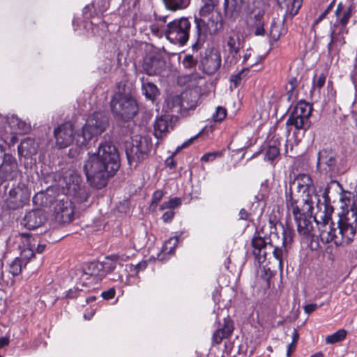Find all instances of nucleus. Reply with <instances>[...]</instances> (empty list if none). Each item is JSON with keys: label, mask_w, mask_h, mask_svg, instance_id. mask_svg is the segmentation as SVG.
<instances>
[{"label": "nucleus", "mask_w": 357, "mask_h": 357, "mask_svg": "<svg viewBox=\"0 0 357 357\" xmlns=\"http://www.w3.org/2000/svg\"><path fill=\"white\" fill-rule=\"evenodd\" d=\"M120 167L119 155L116 147L109 142L98 146V151L89 155L84 165V172L89 184L98 189L104 188L109 178Z\"/></svg>", "instance_id": "f257e3e1"}, {"label": "nucleus", "mask_w": 357, "mask_h": 357, "mask_svg": "<svg viewBox=\"0 0 357 357\" xmlns=\"http://www.w3.org/2000/svg\"><path fill=\"white\" fill-rule=\"evenodd\" d=\"M106 126V118L100 112H94L89 116L82 129L75 135H73L72 124L65 123L54 130L56 145L59 149H64L75 142L79 147L86 146L91 140L102 134Z\"/></svg>", "instance_id": "f03ea898"}, {"label": "nucleus", "mask_w": 357, "mask_h": 357, "mask_svg": "<svg viewBox=\"0 0 357 357\" xmlns=\"http://www.w3.org/2000/svg\"><path fill=\"white\" fill-rule=\"evenodd\" d=\"M321 211L319 224L318 225L317 236L323 243H333L336 245L349 244L356 234L352 224L340 213L338 222L335 224L331 220L333 207L326 203L317 206Z\"/></svg>", "instance_id": "7ed1b4c3"}, {"label": "nucleus", "mask_w": 357, "mask_h": 357, "mask_svg": "<svg viewBox=\"0 0 357 357\" xmlns=\"http://www.w3.org/2000/svg\"><path fill=\"white\" fill-rule=\"evenodd\" d=\"M286 206L290 203L303 206V211L319 205V199L316 194V190L311 177L305 174H301L289 183V189L285 190Z\"/></svg>", "instance_id": "20e7f679"}, {"label": "nucleus", "mask_w": 357, "mask_h": 357, "mask_svg": "<svg viewBox=\"0 0 357 357\" xmlns=\"http://www.w3.org/2000/svg\"><path fill=\"white\" fill-rule=\"evenodd\" d=\"M287 208L289 215H291L296 221L297 231L300 236L303 238H310L317 236L321 211L313 216L314 208H310L307 211H303V206L294 205V203H290Z\"/></svg>", "instance_id": "39448f33"}, {"label": "nucleus", "mask_w": 357, "mask_h": 357, "mask_svg": "<svg viewBox=\"0 0 357 357\" xmlns=\"http://www.w3.org/2000/svg\"><path fill=\"white\" fill-rule=\"evenodd\" d=\"M215 6L213 3L204 2V6L199 12L201 17L195 16V31L193 38L195 42L192 45L194 49L199 50L204 45L208 33L212 34L217 31V22L213 19V16H211Z\"/></svg>", "instance_id": "423d86ee"}, {"label": "nucleus", "mask_w": 357, "mask_h": 357, "mask_svg": "<svg viewBox=\"0 0 357 357\" xmlns=\"http://www.w3.org/2000/svg\"><path fill=\"white\" fill-rule=\"evenodd\" d=\"M113 114L124 121L133 118L138 112L136 100L126 90V85L118 86V91L113 96L110 102Z\"/></svg>", "instance_id": "0eeeda50"}, {"label": "nucleus", "mask_w": 357, "mask_h": 357, "mask_svg": "<svg viewBox=\"0 0 357 357\" xmlns=\"http://www.w3.org/2000/svg\"><path fill=\"white\" fill-rule=\"evenodd\" d=\"M337 188L341 190L340 201L341 203L342 211L340 213L348 220V222L354 226V228L357 229V184L353 192L349 191H344L342 188L341 185L337 181H332L328 185L325 193L329 188Z\"/></svg>", "instance_id": "6e6552de"}, {"label": "nucleus", "mask_w": 357, "mask_h": 357, "mask_svg": "<svg viewBox=\"0 0 357 357\" xmlns=\"http://www.w3.org/2000/svg\"><path fill=\"white\" fill-rule=\"evenodd\" d=\"M59 185L64 194L73 197L79 203L88 199L89 195L82 185L80 176L73 170L69 169L63 174L59 181Z\"/></svg>", "instance_id": "1a4fd4ad"}, {"label": "nucleus", "mask_w": 357, "mask_h": 357, "mask_svg": "<svg viewBox=\"0 0 357 357\" xmlns=\"http://www.w3.org/2000/svg\"><path fill=\"white\" fill-rule=\"evenodd\" d=\"M353 9V6L345 7L342 2L337 4L335 11L337 20L331 28V41L328 45L329 50H331V46L335 43L340 42L342 44L344 43V38L342 37L339 38L337 35L348 33L347 24L352 15Z\"/></svg>", "instance_id": "9d476101"}, {"label": "nucleus", "mask_w": 357, "mask_h": 357, "mask_svg": "<svg viewBox=\"0 0 357 357\" xmlns=\"http://www.w3.org/2000/svg\"><path fill=\"white\" fill-rule=\"evenodd\" d=\"M165 34L172 43L184 45L189 39L191 24L188 18L181 17L167 24Z\"/></svg>", "instance_id": "9b49d317"}, {"label": "nucleus", "mask_w": 357, "mask_h": 357, "mask_svg": "<svg viewBox=\"0 0 357 357\" xmlns=\"http://www.w3.org/2000/svg\"><path fill=\"white\" fill-rule=\"evenodd\" d=\"M312 110V106L309 103L305 101L298 102L289 116L286 126L287 127L293 126L296 130H305V126L308 123Z\"/></svg>", "instance_id": "f8f14e48"}, {"label": "nucleus", "mask_w": 357, "mask_h": 357, "mask_svg": "<svg viewBox=\"0 0 357 357\" xmlns=\"http://www.w3.org/2000/svg\"><path fill=\"white\" fill-rule=\"evenodd\" d=\"M149 140L142 136H135L132 140L130 153H127L129 161L131 160L139 162L144 160L150 151Z\"/></svg>", "instance_id": "ddd939ff"}, {"label": "nucleus", "mask_w": 357, "mask_h": 357, "mask_svg": "<svg viewBox=\"0 0 357 357\" xmlns=\"http://www.w3.org/2000/svg\"><path fill=\"white\" fill-rule=\"evenodd\" d=\"M102 266L99 262L92 261L87 264L80 278L82 284L91 286L101 281L104 278V271H102Z\"/></svg>", "instance_id": "4468645a"}, {"label": "nucleus", "mask_w": 357, "mask_h": 357, "mask_svg": "<svg viewBox=\"0 0 357 357\" xmlns=\"http://www.w3.org/2000/svg\"><path fill=\"white\" fill-rule=\"evenodd\" d=\"M55 220L60 223H69L74 218V206L68 199H61L54 208Z\"/></svg>", "instance_id": "2eb2a0df"}, {"label": "nucleus", "mask_w": 357, "mask_h": 357, "mask_svg": "<svg viewBox=\"0 0 357 357\" xmlns=\"http://www.w3.org/2000/svg\"><path fill=\"white\" fill-rule=\"evenodd\" d=\"M266 22L264 12L257 10L252 12L248 19V25L253 31L255 36L265 34L264 24Z\"/></svg>", "instance_id": "dca6fc26"}, {"label": "nucleus", "mask_w": 357, "mask_h": 357, "mask_svg": "<svg viewBox=\"0 0 357 357\" xmlns=\"http://www.w3.org/2000/svg\"><path fill=\"white\" fill-rule=\"evenodd\" d=\"M17 163L10 155L6 154L2 164L0 165V178L2 180L12 179L17 174Z\"/></svg>", "instance_id": "f3484780"}, {"label": "nucleus", "mask_w": 357, "mask_h": 357, "mask_svg": "<svg viewBox=\"0 0 357 357\" xmlns=\"http://www.w3.org/2000/svg\"><path fill=\"white\" fill-rule=\"evenodd\" d=\"M45 217L41 210H33L26 213L24 225L29 229H35L40 227L45 222Z\"/></svg>", "instance_id": "a211bd4d"}, {"label": "nucleus", "mask_w": 357, "mask_h": 357, "mask_svg": "<svg viewBox=\"0 0 357 357\" xmlns=\"http://www.w3.org/2000/svg\"><path fill=\"white\" fill-rule=\"evenodd\" d=\"M8 126L13 135L10 139V144L12 145L17 141L16 134L26 132L29 130V126L26 123L15 116H12L9 120Z\"/></svg>", "instance_id": "6ab92c4d"}, {"label": "nucleus", "mask_w": 357, "mask_h": 357, "mask_svg": "<svg viewBox=\"0 0 357 357\" xmlns=\"http://www.w3.org/2000/svg\"><path fill=\"white\" fill-rule=\"evenodd\" d=\"M38 145L33 139H24L18 146L19 155L24 158H31L38 152Z\"/></svg>", "instance_id": "aec40b11"}, {"label": "nucleus", "mask_w": 357, "mask_h": 357, "mask_svg": "<svg viewBox=\"0 0 357 357\" xmlns=\"http://www.w3.org/2000/svg\"><path fill=\"white\" fill-rule=\"evenodd\" d=\"M182 114L197 107L198 95L195 91H185L180 94Z\"/></svg>", "instance_id": "412c9836"}, {"label": "nucleus", "mask_w": 357, "mask_h": 357, "mask_svg": "<svg viewBox=\"0 0 357 357\" xmlns=\"http://www.w3.org/2000/svg\"><path fill=\"white\" fill-rule=\"evenodd\" d=\"M234 330L233 324L229 320L224 319L222 327L217 329L213 334V344H218L223 339L229 337Z\"/></svg>", "instance_id": "4be33fe9"}, {"label": "nucleus", "mask_w": 357, "mask_h": 357, "mask_svg": "<svg viewBox=\"0 0 357 357\" xmlns=\"http://www.w3.org/2000/svg\"><path fill=\"white\" fill-rule=\"evenodd\" d=\"M336 163L335 154L326 149H323L317 155V167H321L322 165H326L329 170H332Z\"/></svg>", "instance_id": "5701e85b"}, {"label": "nucleus", "mask_w": 357, "mask_h": 357, "mask_svg": "<svg viewBox=\"0 0 357 357\" xmlns=\"http://www.w3.org/2000/svg\"><path fill=\"white\" fill-rule=\"evenodd\" d=\"M252 244L253 246V254L256 256L258 261L265 259L267 252L266 249L269 245L267 244L265 239L260 236H255L252 238Z\"/></svg>", "instance_id": "b1692460"}, {"label": "nucleus", "mask_w": 357, "mask_h": 357, "mask_svg": "<svg viewBox=\"0 0 357 357\" xmlns=\"http://www.w3.org/2000/svg\"><path fill=\"white\" fill-rule=\"evenodd\" d=\"M226 43L229 53L236 54L243 47V39L238 31L232 30L229 33Z\"/></svg>", "instance_id": "393cba45"}, {"label": "nucleus", "mask_w": 357, "mask_h": 357, "mask_svg": "<svg viewBox=\"0 0 357 357\" xmlns=\"http://www.w3.org/2000/svg\"><path fill=\"white\" fill-rule=\"evenodd\" d=\"M303 3V0H284L280 3L282 8H285V14L284 18H292L295 16Z\"/></svg>", "instance_id": "a878e982"}, {"label": "nucleus", "mask_w": 357, "mask_h": 357, "mask_svg": "<svg viewBox=\"0 0 357 357\" xmlns=\"http://www.w3.org/2000/svg\"><path fill=\"white\" fill-rule=\"evenodd\" d=\"M286 18L283 20H273L269 30V35L272 40L277 41L280 36L286 32L284 27V22Z\"/></svg>", "instance_id": "bb28decb"}, {"label": "nucleus", "mask_w": 357, "mask_h": 357, "mask_svg": "<svg viewBox=\"0 0 357 357\" xmlns=\"http://www.w3.org/2000/svg\"><path fill=\"white\" fill-rule=\"evenodd\" d=\"M169 119L162 116L155 119L154 123V134L157 138L162 137L168 132Z\"/></svg>", "instance_id": "cd10ccee"}, {"label": "nucleus", "mask_w": 357, "mask_h": 357, "mask_svg": "<svg viewBox=\"0 0 357 357\" xmlns=\"http://www.w3.org/2000/svg\"><path fill=\"white\" fill-rule=\"evenodd\" d=\"M166 112L170 111L182 114L181 99L180 95H170L165 100Z\"/></svg>", "instance_id": "c85d7f7f"}, {"label": "nucleus", "mask_w": 357, "mask_h": 357, "mask_svg": "<svg viewBox=\"0 0 357 357\" xmlns=\"http://www.w3.org/2000/svg\"><path fill=\"white\" fill-rule=\"evenodd\" d=\"M119 257L116 255L107 257L100 264L102 266V271H104V277L109 273L114 271L117 266L122 268L119 262Z\"/></svg>", "instance_id": "c756f323"}, {"label": "nucleus", "mask_w": 357, "mask_h": 357, "mask_svg": "<svg viewBox=\"0 0 357 357\" xmlns=\"http://www.w3.org/2000/svg\"><path fill=\"white\" fill-rule=\"evenodd\" d=\"M8 202H10L9 206L12 208L22 206L23 203L22 190L20 188H13L9 190Z\"/></svg>", "instance_id": "7c9ffc66"}, {"label": "nucleus", "mask_w": 357, "mask_h": 357, "mask_svg": "<svg viewBox=\"0 0 357 357\" xmlns=\"http://www.w3.org/2000/svg\"><path fill=\"white\" fill-rule=\"evenodd\" d=\"M280 148L276 142H269L264 151V159L273 162L279 157Z\"/></svg>", "instance_id": "2f4dec72"}, {"label": "nucleus", "mask_w": 357, "mask_h": 357, "mask_svg": "<svg viewBox=\"0 0 357 357\" xmlns=\"http://www.w3.org/2000/svg\"><path fill=\"white\" fill-rule=\"evenodd\" d=\"M178 242V238L176 236L169 238L167 241H165L161 253L158 255V259L160 260H163V255L166 254H173L174 249L177 246Z\"/></svg>", "instance_id": "473e14b6"}, {"label": "nucleus", "mask_w": 357, "mask_h": 357, "mask_svg": "<svg viewBox=\"0 0 357 357\" xmlns=\"http://www.w3.org/2000/svg\"><path fill=\"white\" fill-rule=\"evenodd\" d=\"M296 79L292 78L289 80L286 86L287 92L281 96V99L286 100L288 102H294L296 99V94L295 92Z\"/></svg>", "instance_id": "72a5a7b5"}, {"label": "nucleus", "mask_w": 357, "mask_h": 357, "mask_svg": "<svg viewBox=\"0 0 357 357\" xmlns=\"http://www.w3.org/2000/svg\"><path fill=\"white\" fill-rule=\"evenodd\" d=\"M162 1L167 9L176 11L187 8L190 0H162Z\"/></svg>", "instance_id": "f704fd0d"}, {"label": "nucleus", "mask_w": 357, "mask_h": 357, "mask_svg": "<svg viewBox=\"0 0 357 357\" xmlns=\"http://www.w3.org/2000/svg\"><path fill=\"white\" fill-rule=\"evenodd\" d=\"M142 91L145 96L152 101L159 95L157 86L151 82H144L142 84Z\"/></svg>", "instance_id": "c9c22d12"}, {"label": "nucleus", "mask_w": 357, "mask_h": 357, "mask_svg": "<svg viewBox=\"0 0 357 357\" xmlns=\"http://www.w3.org/2000/svg\"><path fill=\"white\" fill-rule=\"evenodd\" d=\"M270 248H273L271 244H269ZM274 249L273 250V255L275 258L278 261V265L280 268H282V260L284 256L286 255L287 252V246L284 245L282 243L281 246H273Z\"/></svg>", "instance_id": "e433bc0d"}, {"label": "nucleus", "mask_w": 357, "mask_h": 357, "mask_svg": "<svg viewBox=\"0 0 357 357\" xmlns=\"http://www.w3.org/2000/svg\"><path fill=\"white\" fill-rule=\"evenodd\" d=\"M347 331L344 329H340L335 333L328 335L326 337L327 344H335L344 340L347 336Z\"/></svg>", "instance_id": "4c0bfd02"}, {"label": "nucleus", "mask_w": 357, "mask_h": 357, "mask_svg": "<svg viewBox=\"0 0 357 357\" xmlns=\"http://www.w3.org/2000/svg\"><path fill=\"white\" fill-rule=\"evenodd\" d=\"M147 266V263L145 261H142L138 263L137 265L126 264L125 266V271L129 273V275L134 276L137 275L140 271H144Z\"/></svg>", "instance_id": "58836bf2"}, {"label": "nucleus", "mask_w": 357, "mask_h": 357, "mask_svg": "<svg viewBox=\"0 0 357 357\" xmlns=\"http://www.w3.org/2000/svg\"><path fill=\"white\" fill-rule=\"evenodd\" d=\"M243 5V0H225V7L226 12L238 13Z\"/></svg>", "instance_id": "ea45409f"}, {"label": "nucleus", "mask_w": 357, "mask_h": 357, "mask_svg": "<svg viewBox=\"0 0 357 357\" xmlns=\"http://www.w3.org/2000/svg\"><path fill=\"white\" fill-rule=\"evenodd\" d=\"M227 114V109L225 107L218 106L215 111L213 113L211 119L213 122L220 123L226 118Z\"/></svg>", "instance_id": "a19ab883"}, {"label": "nucleus", "mask_w": 357, "mask_h": 357, "mask_svg": "<svg viewBox=\"0 0 357 357\" xmlns=\"http://www.w3.org/2000/svg\"><path fill=\"white\" fill-rule=\"evenodd\" d=\"M207 60L208 64L211 67H220L221 66V56L220 52L218 51H211Z\"/></svg>", "instance_id": "79ce46f5"}, {"label": "nucleus", "mask_w": 357, "mask_h": 357, "mask_svg": "<svg viewBox=\"0 0 357 357\" xmlns=\"http://www.w3.org/2000/svg\"><path fill=\"white\" fill-rule=\"evenodd\" d=\"M294 231L288 226L282 227V244L288 246L293 241Z\"/></svg>", "instance_id": "37998d69"}, {"label": "nucleus", "mask_w": 357, "mask_h": 357, "mask_svg": "<svg viewBox=\"0 0 357 357\" xmlns=\"http://www.w3.org/2000/svg\"><path fill=\"white\" fill-rule=\"evenodd\" d=\"M22 261L19 258H15L9 264V272L14 276L19 275L22 271Z\"/></svg>", "instance_id": "c03bdc74"}, {"label": "nucleus", "mask_w": 357, "mask_h": 357, "mask_svg": "<svg viewBox=\"0 0 357 357\" xmlns=\"http://www.w3.org/2000/svg\"><path fill=\"white\" fill-rule=\"evenodd\" d=\"M181 199L178 198V197H174L173 199H171L168 200L167 202H163L160 206V210L162 211V210H165V209H167V208L174 209L176 207H177L179 205H181Z\"/></svg>", "instance_id": "a18cd8bd"}, {"label": "nucleus", "mask_w": 357, "mask_h": 357, "mask_svg": "<svg viewBox=\"0 0 357 357\" xmlns=\"http://www.w3.org/2000/svg\"><path fill=\"white\" fill-rule=\"evenodd\" d=\"M249 68H242V70L236 75H231L230 77L231 82L235 88L238 87L241 83L242 77H245Z\"/></svg>", "instance_id": "49530a36"}, {"label": "nucleus", "mask_w": 357, "mask_h": 357, "mask_svg": "<svg viewBox=\"0 0 357 357\" xmlns=\"http://www.w3.org/2000/svg\"><path fill=\"white\" fill-rule=\"evenodd\" d=\"M93 6L99 13H103L109 6V0H95Z\"/></svg>", "instance_id": "de8ad7c7"}, {"label": "nucleus", "mask_w": 357, "mask_h": 357, "mask_svg": "<svg viewBox=\"0 0 357 357\" xmlns=\"http://www.w3.org/2000/svg\"><path fill=\"white\" fill-rule=\"evenodd\" d=\"M326 77V73H321L319 75H315L313 80L314 87L318 89L322 88L325 84Z\"/></svg>", "instance_id": "09e8293b"}, {"label": "nucleus", "mask_w": 357, "mask_h": 357, "mask_svg": "<svg viewBox=\"0 0 357 357\" xmlns=\"http://www.w3.org/2000/svg\"><path fill=\"white\" fill-rule=\"evenodd\" d=\"M164 195V193L162 190H156L153 194L152 197V202L151 204V207L154 208L157 206L158 204L160 202L162 197Z\"/></svg>", "instance_id": "8fccbe9b"}, {"label": "nucleus", "mask_w": 357, "mask_h": 357, "mask_svg": "<svg viewBox=\"0 0 357 357\" xmlns=\"http://www.w3.org/2000/svg\"><path fill=\"white\" fill-rule=\"evenodd\" d=\"M334 5V0H332L329 5L327 6V8L324 10V11L315 20L314 23L318 24L321 21H322L326 17V16L331 12Z\"/></svg>", "instance_id": "3c124183"}, {"label": "nucleus", "mask_w": 357, "mask_h": 357, "mask_svg": "<svg viewBox=\"0 0 357 357\" xmlns=\"http://www.w3.org/2000/svg\"><path fill=\"white\" fill-rule=\"evenodd\" d=\"M218 155V152L207 153L202 157L201 160L203 162H211L215 160Z\"/></svg>", "instance_id": "603ef678"}, {"label": "nucleus", "mask_w": 357, "mask_h": 357, "mask_svg": "<svg viewBox=\"0 0 357 357\" xmlns=\"http://www.w3.org/2000/svg\"><path fill=\"white\" fill-rule=\"evenodd\" d=\"M115 289L114 288H110L107 291H102L101 294V296L102 298L105 300H109L114 297L115 296Z\"/></svg>", "instance_id": "864d4df0"}, {"label": "nucleus", "mask_w": 357, "mask_h": 357, "mask_svg": "<svg viewBox=\"0 0 357 357\" xmlns=\"http://www.w3.org/2000/svg\"><path fill=\"white\" fill-rule=\"evenodd\" d=\"M150 29L151 33L157 37H161L162 31L160 30L159 26L157 24H152L150 25Z\"/></svg>", "instance_id": "5fc2aeb1"}, {"label": "nucleus", "mask_w": 357, "mask_h": 357, "mask_svg": "<svg viewBox=\"0 0 357 357\" xmlns=\"http://www.w3.org/2000/svg\"><path fill=\"white\" fill-rule=\"evenodd\" d=\"M174 216V212L171 210V211H168L165 212L162 215V219L165 222H169L172 221Z\"/></svg>", "instance_id": "6e6d98bb"}, {"label": "nucleus", "mask_w": 357, "mask_h": 357, "mask_svg": "<svg viewBox=\"0 0 357 357\" xmlns=\"http://www.w3.org/2000/svg\"><path fill=\"white\" fill-rule=\"evenodd\" d=\"M317 308H318L317 304L311 303V304L306 305L304 307V311L305 313L310 314V313L314 312V310H316Z\"/></svg>", "instance_id": "4d7b16f0"}, {"label": "nucleus", "mask_w": 357, "mask_h": 357, "mask_svg": "<svg viewBox=\"0 0 357 357\" xmlns=\"http://www.w3.org/2000/svg\"><path fill=\"white\" fill-rule=\"evenodd\" d=\"M144 61H145V63L147 66V67H149V66H155L158 65V63H157L158 61L156 59L152 60L151 56H146L144 59Z\"/></svg>", "instance_id": "13d9d810"}, {"label": "nucleus", "mask_w": 357, "mask_h": 357, "mask_svg": "<svg viewBox=\"0 0 357 357\" xmlns=\"http://www.w3.org/2000/svg\"><path fill=\"white\" fill-rule=\"evenodd\" d=\"M165 165L170 169H172L176 166V162L172 156H170L167 158V160H165Z\"/></svg>", "instance_id": "bf43d9fd"}, {"label": "nucleus", "mask_w": 357, "mask_h": 357, "mask_svg": "<svg viewBox=\"0 0 357 357\" xmlns=\"http://www.w3.org/2000/svg\"><path fill=\"white\" fill-rule=\"evenodd\" d=\"M10 342L9 337H0V349L8 345ZM0 357H1L0 356Z\"/></svg>", "instance_id": "052dcab7"}, {"label": "nucleus", "mask_w": 357, "mask_h": 357, "mask_svg": "<svg viewBox=\"0 0 357 357\" xmlns=\"http://www.w3.org/2000/svg\"><path fill=\"white\" fill-rule=\"evenodd\" d=\"M296 349V344L291 342L287 346V356L289 357Z\"/></svg>", "instance_id": "680f3d73"}, {"label": "nucleus", "mask_w": 357, "mask_h": 357, "mask_svg": "<svg viewBox=\"0 0 357 357\" xmlns=\"http://www.w3.org/2000/svg\"><path fill=\"white\" fill-rule=\"evenodd\" d=\"M291 338H292L291 342H294V344H296V343L298 340V338H299V335L296 330L294 331L292 335H291Z\"/></svg>", "instance_id": "e2e57ef3"}, {"label": "nucleus", "mask_w": 357, "mask_h": 357, "mask_svg": "<svg viewBox=\"0 0 357 357\" xmlns=\"http://www.w3.org/2000/svg\"><path fill=\"white\" fill-rule=\"evenodd\" d=\"M239 215H240V218L242 220H246L248 216V212L246 211V210H245L243 208L240 211Z\"/></svg>", "instance_id": "0e129e2a"}, {"label": "nucleus", "mask_w": 357, "mask_h": 357, "mask_svg": "<svg viewBox=\"0 0 357 357\" xmlns=\"http://www.w3.org/2000/svg\"><path fill=\"white\" fill-rule=\"evenodd\" d=\"M45 247H46V245L44 244L43 245L39 244L36 248L37 252L42 253L45 250Z\"/></svg>", "instance_id": "69168bd1"}, {"label": "nucleus", "mask_w": 357, "mask_h": 357, "mask_svg": "<svg viewBox=\"0 0 357 357\" xmlns=\"http://www.w3.org/2000/svg\"><path fill=\"white\" fill-rule=\"evenodd\" d=\"M204 2L208 3H213L215 5H217L218 0H203Z\"/></svg>", "instance_id": "338daca9"}, {"label": "nucleus", "mask_w": 357, "mask_h": 357, "mask_svg": "<svg viewBox=\"0 0 357 357\" xmlns=\"http://www.w3.org/2000/svg\"><path fill=\"white\" fill-rule=\"evenodd\" d=\"M310 357H324V356L321 353H317V354L311 356Z\"/></svg>", "instance_id": "774afa93"}]
</instances>
